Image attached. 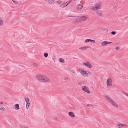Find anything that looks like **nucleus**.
<instances>
[{"label":"nucleus","instance_id":"obj_19","mask_svg":"<svg viewBox=\"0 0 128 128\" xmlns=\"http://www.w3.org/2000/svg\"><path fill=\"white\" fill-rule=\"evenodd\" d=\"M90 39H86L84 41V42H90Z\"/></svg>","mask_w":128,"mask_h":128},{"label":"nucleus","instance_id":"obj_9","mask_svg":"<svg viewBox=\"0 0 128 128\" xmlns=\"http://www.w3.org/2000/svg\"><path fill=\"white\" fill-rule=\"evenodd\" d=\"M108 42L106 41H104L102 42L101 44V45L102 46H104L108 44Z\"/></svg>","mask_w":128,"mask_h":128},{"label":"nucleus","instance_id":"obj_23","mask_svg":"<svg viewBox=\"0 0 128 128\" xmlns=\"http://www.w3.org/2000/svg\"><path fill=\"white\" fill-rule=\"evenodd\" d=\"M44 56L46 57H47L48 56V54L47 53H45L44 54Z\"/></svg>","mask_w":128,"mask_h":128},{"label":"nucleus","instance_id":"obj_22","mask_svg":"<svg viewBox=\"0 0 128 128\" xmlns=\"http://www.w3.org/2000/svg\"><path fill=\"white\" fill-rule=\"evenodd\" d=\"M0 110L3 111H4L5 110V109L2 106H0Z\"/></svg>","mask_w":128,"mask_h":128},{"label":"nucleus","instance_id":"obj_17","mask_svg":"<svg viewBox=\"0 0 128 128\" xmlns=\"http://www.w3.org/2000/svg\"><path fill=\"white\" fill-rule=\"evenodd\" d=\"M3 24V22L2 20L0 18V26L2 25Z\"/></svg>","mask_w":128,"mask_h":128},{"label":"nucleus","instance_id":"obj_10","mask_svg":"<svg viewBox=\"0 0 128 128\" xmlns=\"http://www.w3.org/2000/svg\"><path fill=\"white\" fill-rule=\"evenodd\" d=\"M68 113L70 116L73 117H74V114L72 112H68Z\"/></svg>","mask_w":128,"mask_h":128},{"label":"nucleus","instance_id":"obj_39","mask_svg":"<svg viewBox=\"0 0 128 128\" xmlns=\"http://www.w3.org/2000/svg\"><path fill=\"white\" fill-rule=\"evenodd\" d=\"M108 44H110V43H112V42H108Z\"/></svg>","mask_w":128,"mask_h":128},{"label":"nucleus","instance_id":"obj_4","mask_svg":"<svg viewBox=\"0 0 128 128\" xmlns=\"http://www.w3.org/2000/svg\"><path fill=\"white\" fill-rule=\"evenodd\" d=\"M82 90L84 92L88 93H90V92L89 91L87 87H86V86H82Z\"/></svg>","mask_w":128,"mask_h":128},{"label":"nucleus","instance_id":"obj_5","mask_svg":"<svg viewBox=\"0 0 128 128\" xmlns=\"http://www.w3.org/2000/svg\"><path fill=\"white\" fill-rule=\"evenodd\" d=\"M83 64L87 67H88L89 68H92V65L88 62L86 63H83Z\"/></svg>","mask_w":128,"mask_h":128},{"label":"nucleus","instance_id":"obj_35","mask_svg":"<svg viewBox=\"0 0 128 128\" xmlns=\"http://www.w3.org/2000/svg\"><path fill=\"white\" fill-rule=\"evenodd\" d=\"M68 78H67V77L65 78L64 79V80H66L68 79Z\"/></svg>","mask_w":128,"mask_h":128},{"label":"nucleus","instance_id":"obj_26","mask_svg":"<svg viewBox=\"0 0 128 128\" xmlns=\"http://www.w3.org/2000/svg\"><path fill=\"white\" fill-rule=\"evenodd\" d=\"M116 32L115 31H112L111 32V34L113 35H114L116 34Z\"/></svg>","mask_w":128,"mask_h":128},{"label":"nucleus","instance_id":"obj_36","mask_svg":"<svg viewBox=\"0 0 128 128\" xmlns=\"http://www.w3.org/2000/svg\"><path fill=\"white\" fill-rule=\"evenodd\" d=\"M119 49V48L118 47H116V50H118Z\"/></svg>","mask_w":128,"mask_h":128},{"label":"nucleus","instance_id":"obj_29","mask_svg":"<svg viewBox=\"0 0 128 128\" xmlns=\"http://www.w3.org/2000/svg\"><path fill=\"white\" fill-rule=\"evenodd\" d=\"M96 4L99 7L101 5V3L100 2Z\"/></svg>","mask_w":128,"mask_h":128},{"label":"nucleus","instance_id":"obj_18","mask_svg":"<svg viewBox=\"0 0 128 128\" xmlns=\"http://www.w3.org/2000/svg\"><path fill=\"white\" fill-rule=\"evenodd\" d=\"M59 61L60 62L62 63H64V60L62 58H60Z\"/></svg>","mask_w":128,"mask_h":128},{"label":"nucleus","instance_id":"obj_3","mask_svg":"<svg viewBox=\"0 0 128 128\" xmlns=\"http://www.w3.org/2000/svg\"><path fill=\"white\" fill-rule=\"evenodd\" d=\"M106 84L108 86H111L112 85V79L108 78L107 79L106 81Z\"/></svg>","mask_w":128,"mask_h":128},{"label":"nucleus","instance_id":"obj_31","mask_svg":"<svg viewBox=\"0 0 128 128\" xmlns=\"http://www.w3.org/2000/svg\"><path fill=\"white\" fill-rule=\"evenodd\" d=\"M87 106H92V105L90 104H87Z\"/></svg>","mask_w":128,"mask_h":128},{"label":"nucleus","instance_id":"obj_38","mask_svg":"<svg viewBox=\"0 0 128 128\" xmlns=\"http://www.w3.org/2000/svg\"><path fill=\"white\" fill-rule=\"evenodd\" d=\"M3 104V102H0V104Z\"/></svg>","mask_w":128,"mask_h":128},{"label":"nucleus","instance_id":"obj_37","mask_svg":"<svg viewBox=\"0 0 128 128\" xmlns=\"http://www.w3.org/2000/svg\"><path fill=\"white\" fill-rule=\"evenodd\" d=\"M124 94L128 96V94H127L126 93H124Z\"/></svg>","mask_w":128,"mask_h":128},{"label":"nucleus","instance_id":"obj_14","mask_svg":"<svg viewBox=\"0 0 128 128\" xmlns=\"http://www.w3.org/2000/svg\"><path fill=\"white\" fill-rule=\"evenodd\" d=\"M81 73L82 75H83V76H86V72L84 71H82L81 72Z\"/></svg>","mask_w":128,"mask_h":128},{"label":"nucleus","instance_id":"obj_15","mask_svg":"<svg viewBox=\"0 0 128 128\" xmlns=\"http://www.w3.org/2000/svg\"><path fill=\"white\" fill-rule=\"evenodd\" d=\"M15 109L16 110H18L19 108V105L18 104H16L15 106Z\"/></svg>","mask_w":128,"mask_h":128},{"label":"nucleus","instance_id":"obj_7","mask_svg":"<svg viewBox=\"0 0 128 128\" xmlns=\"http://www.w3.org/2000/svg\"><path fill=\"white\" fill-rule=\"evenodd\" d=\"M82 7L83 6L81 4H78L76 7V8L78 10H80L82 9Z\"/></svg>","mask_w":128,"mask_h":128},{"label":"nucleus","instance_id":"obj_6","mask_svg":"<svg viewBox=\"0 0 128 128\" xmlns=\"http://www.w3.org/2000/svg\"><path fill=\"white\" fill-rule=\"evenodd\" d=\"M88 18V17L86 16H82L79 18V22L82 21L86 20Z\"/></svg>","mask_w":128,"mask_h":128},{"label":"nucleus","instance_id":"obj_8","mask_svg":"<svg viewBox=\"0 0 128 128\" xmlns=\"http://www.w3.org/2000/svg\"><path fill=\"white\" fill-rule=\"evenodd\" d=\"M66 3H67V2H64L63 4H61L60 5V6L61 8H63L64 7H66L67 5H68V4H66Z\"/></svg>","mask_w":128,"mask_h":128},{"label":"nucleus","instance_id":"obj_32","mask_svg":"<svg viewBox=\"0 0 128 128\" xmlns=\"http://www.w3.org/2000/svg\"><path fill=\"white\" fill-rule=\"evenodd\" d=\"M61 1L60 0H59L58 1H57V2H58L59 4H60L61 3Z\"/></svg>","mask_w":128,"mask_h":128},{"label":"nucleus","instance_id":"obj_21","mask_svg":"<svg viewBox=\"0 0 128 128\" xmlns=\"http://www.w3.org/2000/svg\"><path fill=\"white\" fill-rule=\"evenodd\" d=\"M25 100L26 102H29V99L28 98H26L25 99Z\"/></svg>","mask_w":128,"mask_h":128},{"label":"nucleus","instance_id":"obj_12","mask_svg":"<svg viewBox=\"0 0 128 128\" xmlns=\"http://www.w3.org/2000/svg\"><path fill=\"white\" fill-rule=\"evenodd\" d=\"M79 21H80L79 18L77 19L76 20H75L73 21V24H75V23H78L80 22H79Z\"/></svg>","mask_w":128,"mask_h":128},{"label":"nucleus","instance_id":"obj_33","mask_svg":"<svg viewBox=\"0 0 128 128\" xmlns=\"http://www.w3.org/2000/svg\"><path fill=\"white\" fill-rule=\"evenodd\" d=\"M69 17H78V16H68Z\"/></svg>","mask_w":128,"mask_h":128},{"label":"nucleus","instance_id":"obj_24","mask_svg":"<svg viewBox=\"0 0 128 128\" xmlns=\"http://www.w3.org/2000/svg\"><path fill=\"white\" fill-rule=\"evenodd\" d=\"M34 68H37L38 64L36 63H34Z\"/></svg>","mask_w":128,"mask_h":128},{"label":"nucleus","instance_id":"obj_25","mask_svg":"<svg viewBox=\"0 0 128 128\" xmlns=\"http://www.w3.org/2000/svg\"><path fill=\"white\" fill-rule=\"evenodd\" d=\"M96 8H97V7L96 6V5L94 8H92V10H95L97 9H96Z\"/></svg>","mask_w":128,"mask_h":128},{"label":"nucleus","instance_id":"obj_27","mask_svg":"<svg viewBox=\"0 0 128 128\" xmlns=\"http://www.w3.org/2000/svg\"><path fill=\"white\" fill-rule=\"evenodd\" d=\"M98 14L99 16H102V13L100 12H99L98 13Z\"/></svg>","mask_w":128,"mask_h":128},{"label":"nucleus","instance_id":"obj_16","mask_svg":"<svg viewBox=\"0 0 128 128\" xmlns=\"http://www.w3.org/2000/svg\"><path fill=\"white\" fill-rule=\"evenodd\" d=\"M48 1V3L49 4H51L52 3L54 0H46Z\"/></svg>","mask_w":128,"mask_h":128},{"label":"nucleus","instance_id":"obj_34","mask_svg":"<svg viewBox=\"0 0 128 128\" xmlns=\"http://www.w3.org/2000/svg\"><path fill=\"white\" fill-rule=\"evenodd\" d=\"M96 6L97 7V8H96V9H98L99 8V7L96 4Z\"/></svg>","mask_w":128,"mask_h":128},{"label":"nucleus","instance_id":"obj_28","mask_svg":"<svg viewBox=\"0 0 128 128\" xmlns=\"http://www.w3.org/2000/svg\"><path fill=\"white\" fill-rule=\"evenodd\" d=\"M90 42H92L93 43H94L95 42V41L94 40H90Z\"/></svg>","mask_w":128,"mask_h":128},{"label":"nucleus","instance_id":"obj_20","mask_svg":"<svg viewBox=\"0 0 128 128\" xmlns=\"http://www.w3.org/2000/svg\"><path fill=\"white\" fill-rule=\"evenodd\" d=\"M30 104L28 102L27 103L26 105V107L27 109H28L29 107Z\"/></svg>","mask_w":128,"mask_h":128},{"label":"nucleus","instance_id":"obj_2","mask_svg":"<svg viewBox=\"0 0 128 128\" xmlns=\"http://www.w3.org/2000/svg\"><path fill=\"white\" fill-rule=\"evenodd\" d=\"M105 97L107 98V100L109 102H110L112 104L116 107H118V106L114 102V101L111 98L109 97L107 95H105Z\"/></svg>","mask_w":128,"mask_h":128},{"label":"nucleus","instance_id":"obj_30","mask_svg":"<svg viewBox=\"0 0 128 128\" xmlns=\"http://www.w3.org/2000/svg\"><path fill=\"white\" fill-rule=\"evenodd\" d=\"M72 0H70L69 1H68L67 2H68L67 4H68L72 2Z\"/></svg>","mask_w":128,"mask_h":128},{"label":"nucleus","instance_id":"obj_13","mask_svg":"<svg viewBox=\"0 0 128 128\" xmlns=\"http://www.w3.org/2000/svg\"><path fill=\"white\" fill-rule=\"evenodd\" d=\"M89 46H84L80 47L79 48L80 49L84 50H86V48H89Z\"/></svg>","mask_w":128,"mask_h":128},{"label":"nucleus","instance_id":"obj_11","mask_svg":"<svg viewBox=\"0 0 128 128\" xmlns=\"http://www.w3.org/2000/svg\"><path fill=\"white\" fill-rule=\"evenodd\" d=\"M126 125L125 124H118V127L119 128H120L122 126H126Z\"/></svg>","mask_w":128,"mask_h":128},{"label":"nucleus","instance_id":"obj_1","mask_svg":"<svg viewBox=\"0 0 128 128\" xmlns=\"http://www.w3.org/2000/svg\"><path fill=\"white\" fill-rule=\"evenodd\" d=\"M36 78L39 81L43 82H48L50 80V79L48 78L41 74L37 75Z\"/></svg>","mask_w":128,"mask_h":128},{"label":"nucleus","instance_id":"obj_40","mask_svg":"<svg viewBox=\"0 0 128 128\" xmlns=\"http://www.w3.org/2000/svg\"><path fill=\"white\" fill-rule=\"evenodd\" d=\"M12 0V1H13V0Z\"/></svg>","mask_w":128,"mask_h":128}]
</instances>
